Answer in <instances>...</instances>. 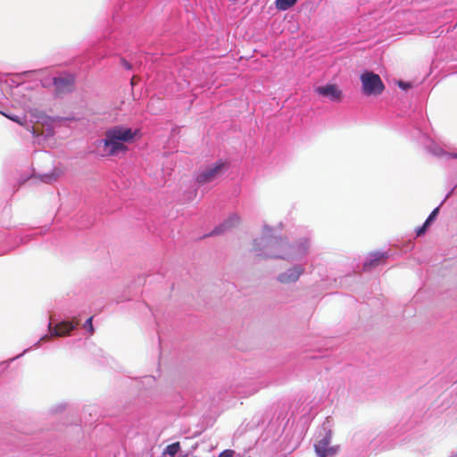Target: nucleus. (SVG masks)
<instances>
[{"label": "nucleus", "mask_w": 457, "mask_h": 457, "mask_svg": "<svg viewBox=\"0 0 457 457\" xmlns=\"http://www.w3.org/2000/svg\"><path fill=\"white\" fill-rule=\"evenodd\" d=\"M234 455H235L234 450L226 449L219 454V457H233Z\"/></svg>", "instance_id": "14"}, {"label": "nucleus", "mask_w": 457, "mask_h": 457, "mask_svg": "<svg viewBox=\"0 0 457 457\" xmlns=\"http://www.w3.org/2000/svg\"><path fill=\"white\" fill-rule=\"evenodd\" d=\"M92 320H93V317H90L85 322V328H88L91 335L94 333V327H93Z\"/></svg>", "instance_id": "16"}, {"label": "nucleus", "mask_w": 457, "mask_h": 457, "mask_svg": "<svg viewBox=\"0 0 457 457\" xmlns=\"http://www.w3.org/2000/svg\"><path fill=\"white\" fill-rule=\"evenodd\" d=\"M3 115L5 116L6 118H8L9 120L20 124L21 126L26 127L27 129L31 131L32 134H34V135L36 134L35 129L34 128L30 129L27 125L26 115H24L23 117H20L18 115L9 114V113H5V112H3Z\"/></svg>", "instance_id": "9"}, {"label": "nucleus", "mask_w": 457, "mask_h": 457, "mask_svg": "<svg viewBox=\"0 0 457 457\" xmlns=\"http://www.w3.org/2000/svg\"><path fill=\"white\" fill-rule=\"evenodd\" d=\"M287 255V253L285 251L278 252V251H273L272 256L276 258H285Z\"/></svg>", "instance_id": "17"}, {"label": "nucleus", "mask_w": 457, "mask_h": 457, "mask_svg": "<svg viewBox=\"0 0 457 457\" xmlns=\"http://www.w3.org/2000/svg\"><path fill=\"white\" fill-rule=\"evenodd\" d=\"M385 258L383 253H376L373 255V258L369 262L364 263V270H368L373 266H377L379 262Z\"/></svg>", "instance_id": "11"}, {"label": "nucleus", "mask_w": 457, "mask_h": 457, "mask_svg": "<svg viewBox=\"0 0 457 457\" xmlns=\"http://www.w3.org/2000/svg\"><path fill=\"white\" fill-rule=\"evenodd\" d=\"M121 63L122 65L127 69V70H130L131 69V65L129 62H127L125 59H121Z\"/></svg>", "instance_id": "21"}, {"label": "nucleus", "mask_w": 457, "mask_h": 457, "mask_svg": "<svg viewBox=\"0 0 457 457\" xmlns=\"http://www.w3.org/2000/svg\"><path fill=\"white\" fill-rule=\"evenodd\" d=\"M134 79H135V78L131 79V83H132V84H133V83H136V80H134Z\"/></svg>", "instance_id": "23"}, {"label": "nucleus", "mask_w": 457, "mask_h": 457, "mask_svg": "<svg viewBox=\"0 0 457 457\" xmlns=\"http://www.w3.org/2000/svg\"><path fill=\"white\" fill-rule=\"evenodd\" d=\"M320 96L328 98L334 102H339L342 99V91L335 84H327L319 87L315 90Z\"/></svg>", "instance_id": "6"}, {"label": "nucleus", "mask_w": 457, "mask_h": 457, "mask_svg": "<svg viewBox=\"0 0 457 457\" xmlns=\"http://www.w3.org/2000/svg\"><path fill=\"white\" fill-rule=\"evenodd\" d=\"M330 445V433L328 434L324 438L320 440L315 445V452L319 457H333L338 450V446H329Z\"/></svg>", "instance_id": "4"}, {"label": "nucleus", "mask_w": 457, "mask_h": 457, "mask_svg": "<svg viewBox=\"0 0 457 457\" xmlns=\"http://www.w3.org/2000/svg\"><path fill=\"white\" fill-rule=\"evenodd\" d=\"M134 79H135V78L131 79V83H132V84H133V83H136V80H134Z\"/></svg>", "instance_id": "22"}, {"label": "nucleus", "mask_w": 457, "mask_h": 457, "mask_svg": "<svg viewBox=\"0 0 457 457\" xmlns=\"http://www.w3.org/2000/svg\"><path fill=\"white\" fill-rule=\"evenodd\" d=\"M290 246L287 245V241L280 238V239H278L276 240L273 244H272V248L276 249V248H281L283 250L285 249H287L289 248Z\"/></svg>", "instance_id": "13"}, {"label": "nucleus", "mask_w": 457, "mask_h": 457, "mask_svg": "<svg viewBox=\"0 0 457 457\" xmlns=\"http://www.w3.org/2000/svg\"><path fill=\"white\" fill-rule=\"evenodd\" d=\"M363 93L367 96L380 95L385 86L378 74L366 71L361 75Z\"/></svg>", "instance_id": "2"}, {"label": "nucleus", "mask_w": 457, "mask_h": 457, "mask_svg": "<svg viewBox=\"0 0 457 457\" xmlns=\"http://www.w3.org/2000/svg\"><path fill=\"white\" fill-rule=\"evenodd\" d=\"M298 0H276L275 6L279 11H286L293 7Z\"/></svg>", "instance_id": "10"}, {"label": "nucleus", "mask_w": 457, "mask_h": 457, "mask_svg": "<svg viewBox=\"0 0 457 457\" xmlns=\"http://www.w3.org/2000/svg\"><path fill=\"white\" fill-rule=\"evenodd\" d=\"M398 86H399L401 88L404 89V90H406V89H408V88H410V87H411V84H410V83H408V82H403V81H399V82H398Z\"/></svg>", "instance_id": "19"}, {"label": "nucleus", "mask_w": 457, "mask_h": 457, "mask_svg": "<svg viewBox=\"0 0 457 457\" xmlns=\"http://www.w3.org/2000/svg\"><path fill=\"white\" fill-rule=\"evenodd\" d=\"M438 212V207L433 210V212L429 214L428 218L426 220L427 224H430V222L436 217Z\"/></svg>", "instance_id": "15"}, {"label": "nucleus", "mask_w": 457, "mask_h": 457, "mask_svg": "<svg viewBox=\"0 0 457 457\" xmlns=\"http://www.w3.org/2000/svg\"><path fill=\"white\" fill-rule=\"evenodd\" d=\"M74 328L75 326L70 321L61 322L54 328L52 335L63 337L68 335L69 332L71 331Z\"/></svg>", "instance_id": "8"}, {"label": "nucleus", "mask_w": 457, "mask_h": 457, "mask_svg": "<svg viewBox=\"0 0 457 457\" xmlns=\"http://www.w3.org/2000/svg\"><path fill=\"white\" fill-rule=\"evenodd\" d=\"M136 136V131L121 126L113 127L104 133V138L101 141L104 153L109 156L125 153L128 147L125 143L131 142Z\"/></svg>", "instance_id": "1"}, {"label": "nucleus", "mask_w": 457, "mask_h": 457, "mask_svg": "<svg viewBox=\"0 0 457 457\" xmlns=\"http://www.w3.org/2000/svg\"><path fill=\"white\" fill-rule=\"evenodd\" d=\"M193 457H196V456H193Z\"/></svg>", "instance_id": "24"}, {"label": "nucleus", "mask_w": 457, "mask_h": 457, "mask_svg": "<svg viewBox=\"0 0 457 457\" xmlns=\"http://www.w3.org/2000/svg\"><path fill=\"white\" fill-rule=\"evenodd\" d=\"M74 83V76L71 74H65L63 76L54 78L55 92L58 95L66 94L72 91Z\"/></svg>", "instance_id": "5"}, {"label": "nucleus", "mask_w": 457, "mask_h": 457, "mask_svg": "<svg viewBox=\"0 0 457 457\" xmlns=\"http://www.w3.org/2000/svg\"><path fill=\"white\" fill-rule=\"evenodd\" d=\"M429 224H427V222L425 221V223L423 224V226H421L420 228H419L416 231L417 233V236H421L423 235L426 230H427V227L428 226Z\"/></svg>", "instance_id": "18"}, {"label": "nucleus", "mask_w": 457, "mask_h": 457, "mask_svg": "<svg viewBox=\"0 0 457 457\" xmlns=\"http://www.w3.org/2000/svg\"><path fill=\"white\" fill-rule=\"evenodd\" d=\"M224 168L225 162L220 161L216 162L213 166L209 167L204 171L200 172L196 177V180L199 184L202 185L210 183L222 174Z\"/></svg>", "instance_id": "3"}, {"label": "nucleus", "mask_w": 457, "mask_h": 457, "mask_svg": "<svg viewBox=\"0 0 457 457\" xmlns=\"http://www.w3.org/2000/svg\"><path fill=\"white\" fill-rule=\"evenodd\" d=\"M303 272L300 267H295L288 270L287 272L280 274L278 279L284 284L295 282Z\"/></svg>", "instance_id": "7"}, {"label": "nucleus", "mask_w": 457, "mask_h": 457, "mask_svg": "<svg viewBox=\"0 0 457 457\" xmlns=\"http://www.w3.org/2000/svg\"><path fill=\"white\" fill-rule=\"evenodd\" d=\"M223 228H225V225H222V226H220V228H215V229L211 233V235H217V234L220 233L221 231H223Z\"/></svg>", "instance_id": "20"}, {"label": "nucleus", "mask_w": 457, "mask_h": 457, "mask_svg": "<svg viewBox=\"0 0 457 457\" xmlns=\"http://www.w3.org/2000/svg\"><path fill=\"white\" fill-rule=\"evenodd\" d=\"M180 449V445L179 442L169 445L165 449V453L170 455L171 457L175 456Z\"/></svg>", "instance_id": "12"}]
</instances>
